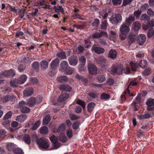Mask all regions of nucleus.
<instances>
[{
    "label": "nucleus",
    "mask_w": 154,
    "mask_h": 154,
    "mask_svg": "<svg viewBox=\"0 0 154 154\" xmlns=\"http://www.w3.org/2000/svg\"><path fill=\"white\" fill-rule=\"evenodd\" d=\"M95 105V104L93 102L89 103L88 105V110L89 112H91Z\"/></svg>",
    "instance_id": "473e14b6"
},
{
    "label": "nucleus",
    "mask_w": 154,
    "mask_h": 154,
    "mask_svg": "<svg viewBox=\"0 0 154 154\" xmlns=\"http://www.w3.org/2000/svg\"><path fill=\"white\" fill-rule=\"evenodd\" d=\"M91 50L92 51H94L95 53L99 54L103 53L105 51L103 48L97 47L96 45H94L92 46Z\"/></svg>",
    "instance_id": "9d476101"
},
{
    "label": "nucleus",
    "mask_w": 154,
    "mask_h": 154,
    "mask_svg": "<svg viewBox=\"0 0 154 154\" xmlns=\"http://www.w3.org/2000/svg\"><path fill=\"white\" fill-rule=\"evenodd\" d=\"M59 89L61 90L69 92L71 91L72 88L68 85L62 84L59 86Z\"/></svg>",
    "instance_id": "ddd939ff"
},
{
    "label": "nucleus",
    "mask_w": 154,
    "mask_h": 154,
    "mask_svg": "<svg viewBox=\"0 0 154 154\" xmlns=\"http://www.w3.org/2000/svg\"><path fill=\"white\" fill-rule=\"evenodd\" d=\"M68 64L67 62L66 61H63L60 63V70L62 72H63L68 67Z\"/></svg>",
    "instance_id": "2eb2a0df"
},
{
    "label": "nucleus",
    "mask_w": 154,
    "mask_h": 154,
    "mask_svg": "<svg viewBox=\"0 0 154 154\" xmlns=\"http://www.w3.org/2000/svg\"><path fill=\"white\" fill-rule=\"evenodd\" d=\"M130 64L132 70L133 71H136L137 68L138 67V64L136 62H131Z\"/></svg>",
    "instance_id": "cd10ccee"
},
{
    "label": "nucleus",
    "mask_w": 154,
    "mask_h": 154,
    "mask_svg": "<svg viewBox=\"0 0 154 154\" xmlns=\"http://www.w3.org/2000/svg\"><path fill=\"white\" fill-rule=\"evenodd\" d=\"M66 125L65 124H61L59 126L57 130L59 132L63 131L65 130Z\"/></svg>",
    "instance_id": "79ce46f5"
},
{
    "label": "nucleus",
    "mask_w": 154,
    "mask_h": 154,
    "mask_svg": "<svg viewBox=\"0 0 154 154\" xmlns=\"http://www.w3.org/2000/svg\"><path fill=\"white\" fill-rule=\"evenodd\" d=\"M36 142L39 147L44 149H48L50 143L48 140L44 137H42L36 140Z\"/></svg>",
    "instance_id": "f03ea898"
},
{
    "label": "nucleus",
    "mask_w": 154,
    "mask_h": 154,
    "mask_svg": "<svg viewBox=\"0 0 154 154\" xmlns=\"http://www.w3.org/2000/svg\"><path fill=\"white\" fill-rule=\"evenodd\" d=\"M110 97V95L107 94L103 93L100 96L102 100H106Z\"/></svg>",
    "instance_id": "49530a36"
},
{
    "label": "nucleus",
    "mask_w": 154,
    "mask_h": 154,
    "mask_svg": "<svg viewBox=\"0 0 154 154\" xmlns=\"http://www.w3.org/2000/svg\"><path fill=\"white\" fill-rule=\"evenodd\" d=\"M39 63L37 61L34 62L32 64V67L36 70H38L39 69Z\"/></svg>",
    "instance_id": "58836bf2"
},
{
    "label": "nucleus",
    "mask_w": 154,
    "mask_h": 154,
    "mask_svg": "<svg viewBox=\"0 0 154 154\" xmlns=\"http://www.w3.org/2000/svg\"><path fill=\"white\" fill-rule=\"evenodd\" d=\"M16 146L15 145H14L12 143H9L7 144L6 147L8 150L10 151L14 149Z\"/></svg>",
    "instance_id": "72a5a7b5"
},
{
    "label": "nucleus",
    "mask_w": 154,
    "mask_h": 154,
    "mask_svg": "<svg viewBox=\"0 0 154 154\" xmlns=\"http://www.w3.org/2000/svg\"><path fill=\"white\" fill-rule=\"evenodd\" d=\"M26 105H27L26 103L24 101H22L19 103L18 107L22 113H27L30 112V108L26 106Z\"/></svg>",
    "instance_id": "39448f33"
},
{
    "label": "nucleus",
    "mask_w": 154,
    "mask_h": 154,
    "mask_svg": "<svg viewBox=\"0 0 154 154\" xmlns=\"http://www.w3.org/2000/svg\"><path fill=\"white\" fill-rule=\"evenodd\" d=\"M50 138L51 141L53 143L57 142L58 138L54 135H53L50 137Z\"/></svg>",
    "instance_id": "5fc2aeb1"
},
{
    "label": "nucleus",
    "mask_w": 154,
    "mask_h": 154,
    "mask_svg": "<svg viewBox=\"0 0 154 154\" xmlns=\"http://www.w3.org/2000/svg\"><path fill=\"white\" fill-rule=\"evenodd\" d=\"M78 69L80 72L85 71L86 70V68L85 66V64H81L79 65Z\"/></svg>",
    "instance_id": "13d9d810"
},
{
    "label": "nucleus",
    "mask_w": 154,
    "mask_h": 154,
    "mask_svg": "<svg viewBox=\"0 0 154 154\" xmlns=\"http://www.w3.org/2000/svg\"><path fill=\"white\" fill-rule=\"evenodd\" d=\"M57 80L59 82L62 83L67 81L68 79L66 76H62L57 78Z\"/></svg>",
    "instance_id": "7c9ffc66"
},
{
    "label": "nucleus",
    "mask_w": 154,
    "mask_h": 154,
    "mask_svg": "<svg viewBox=\"0 0 154 154\" xmlns=\"http://www.w3.org/2000/svg\"><path fill=\"white\" fill-rule=\"evenodd\" d=\"M117 52L114 49H111L108 54V57L113 59H115L116 57Z\"/></svg>",
    "instance_id": "412c9836"
},
{
    "label": "nucleus",
    "mask_w": 154,
    "mask_h": 154,
    "mask_svg": "<svg viewBox=\"0 0 154 154\" xmlns=\"http://www.w3.org/2000/svg\"><path fill=\"white\" fill-rule=\"evenodd\" d=\"M59 62V60L58 58H56L53 60L51 63V69H55L58 65Z\"/></svg>",
    "instance_id": "a211bd4d"
},
{
    "label": "nucleus",
    "mask_w": 154,
    "mask_h": 154,
    "mask_svg": "<svg viewBox=\"0 0 154 154\" xmlns=\"http://www.w3.org/2000/svg\"><path fill=\"white\" fill-rule=\"evenodd\" d=\"M149 7V5L147 4H144L140 7L141 10H144L146 9Z\"/></svg>",
    "instance_id": "774afa93"
},
{
    "label": "nucleus",
    "mask_w": 154,
    "mask_h": 154,
    "mask_svg": "<svg viewBox=\"0 0 154 154\" xmlns=\"http://www.w3.org/2000/svg\"><path fill=\"white\" fill-rule=\"evenodd\" d=\"M11 99V97L9 95H6L3 97L2 103H5L10 100Z\"/></svg>",
    "instance_id": "09e8293b"
},
{
    "label": "nucleus",
    "mask_w": 154,
    "mask_h": 154,
    "mask_svg": "<svg viewBox=\"0 0 154 154\" xmlns=\"http://www.w3.org/2000/svg\"><path fill=\"white\" fill-rule=\"evenodd\" d=\"M146 36L144 34L140 35L137 37V42L140 45H143L146 41Z\"/></svg>",
    "instance_id": "4468645a"
},
{
    "label": "nucleus",
    "mask_w": 154,
    "mask_h": 154,
    "mask_svg": "<svg viewBox=\"0 0 154 154\" xmlns=\"http://www.w3.org/2000/svg\"><path fill=\"white\" fill-rule=\"evenodd\" d=\"M68 61L70 65L74 66L78 63V59L76 56L73 55L69 58Z\"/></svg>",
    "instance_id": "1a4fd4ad"
},
{
    "label": "nucleus",
    "mask_w": 154,
    "mask_h": 154,
    "mask_svg": "<svg viewBox=\"0 0 154 154\" xmlns=\"http://www.w3.org/2000/svg\"><path fill=\"white\" fill-rule=\"evenodd\" d=\"M57 56L59 58L62 59H65L66 58V56L65 53L63 51L57 53Z\"/></svg>",
    "instance_id": "2f4dec72"
},
{
    "label": "nucleus",
    "mask_w": 154,
    "mask_h": 154,
    "mask_svg": "<svg viewBox=\"0 0 154 154\" xmlns=\"http://www.w3.org/2000/svg\"><path fill=\"white\" fill-rule=\"evenodd\" d=\"M13 152L15 154H22L23 152L19 148H16L13 150Z\"/></svg>",
    "instance_id": "37998d69"
},
{
    "label": "nucleus",
    "mask_w": 154,
    "mask_h": 154,
    "mask_svg": "<svg viewBox=\"0 0 154 154\" xmlns=\"http://www.w3.org/2000/svg\"><path fill=\"white\" fill-rule=\"evenodd\" d=\"M133 0H123L122 5L123 6H126L131 3Z\"/></svg>",
    "instance_id": "e2e57ef3"
},
{
    "label": "nucleus",
    "mask_w": 154,
    "mask_h": 154,
    "mask_svg": "<svg viewBox=\"0 0 154 154\" xmlns=\"http://www.w3.org/2000/svg\"><path fill=\"white\" fill-rule=\"evenodd\" d=\"M41 67L42 69H46L48 66V62L45 60H43L41 61L40 62Z\"/></svg>",
    "instance_id": "a878e982"
},
{
    "label": "nucleus",
    "mask_w": 154,
    "mask_h": 154,
    "mask_svg": "<svg viewBox=\"0 0 154 154\" xmlns=\"http://www.w3.org/2000/svg\"><path fill=\"white\" fill-rule=\"evenodd\" d=\"M153 35H154V32L152 28L151 27V29L148 30L147 36L148 38H151Z\"/></svg>",
    "instance_id": "ea45409f"
},
{
    "label": "nucleus",
    "mask_w": 154,
    "mask_h": 154,
    "mask_svg": "<svg viewBox=\"0 0 154 154\" xmlns=\"http://www.w3.org/2000/svg\"><path fill=\"white\" fill-rule=\"evenodd\" d=\"M37 102L36 99L35 97H31L29 99L28 102L26 103V104L29 106L32 107Z\"/></svg>",
    "instance_id": "f3484780"
},
{
    "label": "nucleus",
    "mask_w": 154,
    "mask_h": 154,
    "mask_svg": "<svg viewBox=\"0 0 154 154\" xmlns=\"http://www.w3.org/2000/svg\"><path fill=\"white\" fill-rule=\"evenodd\" d=\"M66 135L69 138H71L72 136V130L69 129L66 130Z\"/></svg>",
    "instance_id": "052dcab7"
},
{
    "label": "nucleus",
    "mask_w": 154,
    "mask_h": 154,
    "mask_svg": "<svg viewBox=\"0 0 154 154\" xmlns=\"http://www.w3.org/2000/svg\"><path fill=\"white\" fill-rule=\"evenodd\" d=\"M133 26L134 29L136 31L139 30L141 27L140 24L138 22H134L133 24Z\"/></svg>",
    "instance_id": "c756f323"
},
{
    "label": "nucleus",
    "mask_w": 154,
    "mask_h": 154,
    "mask_svg": "<svg viewBox=\"0 0 154 154\" xmlns=\"http://www.w3.org/2000/svg\"><path fill=\"white\" fill-rule=\"evenodd\" d=\"M51 116L49 115H47L43 120L42 123L43 125H47L51 121Z\"/></svg>",
    "instance_id": "393cba45"
},
{
    "label": "nucleus",
    "mask_w": 154,
    "mask_h": 154,
    "mask_svg": "<svg viewBox=\"0 0 154 154\" xmlns=\"http://www.w3.org/2000/svg\"><path fill=\"white\" fill-rule=\"evenodd\" d=\"M130 30L129 27L125 23L122 24L119 29L120 33L119 35L121 40H123L126 38L127 35Z\"/></svg>",
    "instance_id": "f257e3e1"
},
{
    "label": "nucleus",
    "mask_w": 154,
    "mask_h": 154,
    "mask_svg": "<svg viewBox=\"0 0 154 154\" xmlns=\"http://www.w3.org/2000/svg\"><path fill=\"white\" fill-rule=\"evenodd\" d=\"M12 115V113L11 112H8L4 116L3 119L4 120H8L10 118Z\"/></svg>",
    "instance_id": "c03bdc74"
},
{
    "label": "nucleus",
    "mask_w": 154,
    "mask_h": 154,
    "mask_svg": "<svg viewBox=\"0 0 154 154\" xmlns=\"http://www.w3.org/2000/svg\"><path fill=\"white\" fill-rule=\"evenodd\" d=\"M76 103L81 106L83 109H85L86 104L83 101L80 100H78L76 101Z\"/></svg>",
    "instance_id": "a19ab883"
},
{
    "label": "nucleus",
    "mask_w": 154,
    "mask_h": 154,
    "mask_svg": "<svg viewBox=\"0 0 154 154\" xmlns=\"http://www.w3.org/2000/svg\"><path fill=\"white\" fill-rule=\"evenodd\" d=\"M48 128L46 126H44L40 129V132L41 134H46L48 133Z\"/></svg>",
    "instance_id": "c85d7f7f"
},
{
    "label": "nucleus",
    "mask_w": 154,
    "mask_h": 154,
    "mask_svg": "<svg viewBox=\"0 0 154 154\" xmlns=\"http://www.w3.org/2000/svg\"><path fill=\"white\" fill-rule=\"evenodd\" d=\"M150 70L151 69L149 68H146L143 72V74L145 76L149 75L150 73Z\"/></svg>",
    "instance_id": "4d7b16f0"
},
{
    "label": "nucleus",
    "mask_w": 154,
    "mask_h": 154,
    "mask_svg": "<svg viewBox=\"0 0 154 154\" xmlns=\"http://www.w3.org/2000/svg\"><path fill=\"white\" fill-rule=\"evenodd\" d=\"M122 20V18L120 14H116L114 16H112L109 18L110 22L113 24L116 25L119 23L121 22Z\"/></svg>",
    "instance_id": "20e7f679"
},
{
    "label": "nucleus",
    "mask_w": 154,
    "mask_h": 154,
    "mask_svg": "<svg viewBox=\"0 0 154 154\" xmlns=\"http://www.w3.org/2000/svg\"><path fill=\"white\" fill-rule=\"evenodd\" d=\"M97 79L99 82L101 83L103 82L106 80V78L104 75H100L97 77Z\"/></svg>",
    "instance_id": "de8ad7c7"
},
{
    "label": "nucleus",
    "mask_w": 154,
    "mask_h": 154,
    "mask_svg": "<svg viewBox=\"0 0 154 154\" xmlns=\"http://www.w3.org/2000/svg\"><path fill=\"white\" fill-rule=\"evenodd\" d=\"M146 104L147 106V110H151L154 108V99L151 98L148 99L146 100Z\"/></svg>",
    "instance_id": "423d86ee"
},
{
    "label": "nucleus",
    "mask_w": 154,
    "mask_h": 154,
    "mask_svg": "<svg viewBox=\"0 0 154 154\" xmlns=\"http://www.w3.org/2000/svg\"><path fill=\"white\" fill-rule=\"evenodd\" d=\"M88 67L89 73L90 74L92 75L97 74V69L94 64H89Z\"/></svg>",
    "instance_id": "0eeeda50"
},
{
    "label": "nucleus",
    "mask_w": 154,
    "mask_h": 154,
    "mask_svg": "<svg viewBox=\"0 0 154 154\" xmlns=\"http://www.w3.org/2000/svg\"><path fill=\"white\" fill-rule=\"evenodd\" d=\"M69 95L67 94H61L60 95L58 98L59 101L63 102L66 100L68 97Z\"/></svg>",
    "instance_id": "b1692460"
},
{
    "label": "nucleus",
    "mask_w": 154,
    "mask_h": 154,
    "mask_svg": "<svg viewBox=\"0 0 154 154\" xmlns=\"http://www.w3.org/2000/svg\"><path fill=\"white\" fill-rule=\"evenodd\" d=\"M75 70L74 69H72L70 67H69L65 70L63 72H64L66 74L71 75L73 73Z\"/></svg>",
    "instance_id": "bb28decb"
},
{
    "label": "nucleus",
    "mask_w": 154,
    "mask_h": 154,
    "mask_svg": "<svg viewBox=\"0 0 154 154\" xmlns=\"http://www.w3.org/2000/svg\"><path fill=\"white\" fill-rule=\"evenodd\" d=\"M88 95L93 98H95L97 97V95L95 92H90L88 93Z\"/></svg>",
    "instance_id": "bf43d9fd"
},
{
    "label": "nucleus",
    "mask_w": 154,
    "mask_h": 154,
    "mask_svg": "<svg viewBox=\"0 0 154 154\" xmlns=\"http://www.w3.org/2000/svg\"><path fill=\"white\" fill-rule=\"evenodd\" d=\"M147 14L150 17H152L154 16V12L150 8L147 10Z\"/></svg>",
    "instance_id": "680f3d73"
},
{
    "label": "nucleus",
    "mask_w": 154,
    "mask_h": 154,
    "mask_svg": "<svg viewBox=\"0 0 154 154\" xmlns=\"http://www.w3.org/2000/svg\"><path fill=\"white\" fill-rule=\"evenodd\" d=\"M79 122H75L73 124L72 128L74 130H77L79 127Z\"/></svg>",
    "instance_id": "69168bd1"
},
{
    "label": "nucleus",
    "mask_w": 154,
    "mask_h": 154,
    "mask_svg": "<svg viewBox=\"0 0 154 154\" xmlns=\"http://www.w3.org/2000/svg\"><path fill=\"white\" fill-rule=\"evenodd\" d=\"M17 80L16 79L11 80L10 82L11 86L13 87H17Z\"/></svg>",
    "instance_id": "864d4df0"
},
{
    "label": "nucleus",
    "mask_w": 154,
    "mask_h": 154,
    "mask_svg": "<svg viewBox=\"0 0 154 154\" xmlns=\"http://www.w3.org/2000/svg\"><path fill=\"white\" fill-rule=\"evenodd\" d=\"M27 118V116L25 115H20L16 117V120L19 122H22L25 121Z\"/></svg>",
    "instance_id": "6ab92c4d"
},
{
    "label": "nucleus",
    "mask_w": 154,
    "mask_h": 154,
    "mask_svg": "<svg viewBox=\"0 0 154 154\" xmlns=\"http://www.w3.org/2000/svg\"><path fill=\"white\" fill-rule=\"evenodd\" d=\"M70 118L71 120H74L79 119L80 117L75 114H71L69 115Z\"/></svg>",
    "instance_id": "a18cd8bd"
},
{
    "label": "nucleus",
    "mask_w": 154,
    "mask_h": 154,
    "mask_svg": "<svg viewBox=\"0 0 154 154\" xmlns=\"http://www.w3.org/2000/svg\"><path fill=\"white\" fill-rule=\"evenodd\" d=\"M107 35V33L104 31H101L100 32H96L93 34L92 35V37L94 38H98L102 36H106Z\"/></svg>",
    "instance_id": "f8f14e48"
},
{
    "label": "nucleus",
    "mask_w": 154,
    "mask_h": 154,
    "mask_svg": "<svg viewBox=\"0 0 154 154\" xmlns=\"http://www.w3.org/2000/svg\"><path fill=\"white\" fill-rule=\"evenodd\" d=\"M134 20V17L132 15H130L128 17L126 18L125 20L126 23L128 25H130Z\"/></svg>",
    "instance_id": "4be33fe9"
},
{
    "label": "nucleus",
    "mask_w": 154,
    "mask_h": 154,
    "mask_svg": "<svg viewBox=\"0 0 154 154\" xmlns=\"http://www.w3.org/2000/svg\"><path fill=\"white\" fill-rule=\"evenodd\" d=\"M22 140L24 142L27 144H29L31 143V139L29 135L26 134H24L22 136Z\"/></svg>",
    "instance_id": "aec40b11"
},
{
    "label": "nucleus",
    "mask_w": 154,
    "mask_h": 154,
    "mask_svg": "<svg viewBox=\"0 0 154 154\" xmlns=\"http://www.w3.org/2000/svg\"><path fill=\"white\" fill-rule=\"evenodd\" d=\"M3 74L5 77L10 76L13 77L15 75V74L13 69H11L9 70L4 72Z\"/></svg>",
    "instance_id": "dca6fc26"
},
{
    "label": "nucleus",
    "mask_w": 154,
    "mask_h": 154,
    "mask_svg": "<svg viewBox=\"0 0 154 154\" xmlns=\"http://www.w3.org/2000/svg\"><path fill=\"white\" fill-rule=\"evenodd\" d=\"M107 22L106 20H104L102 22L101 24V28L102 29H106L107 27Z\"/></svg>",
    "instance_id": "603ef678"
},
{
    "label": "nucleus",
    "mask_w": 154,
    "mask_h": 154,
    "mask_svg": "<svg viewBox=\"0 0 154 154\" xmlns=\"http://www.w3.org/2000/svg\"><path fill=\"white\" fill-rule=\"evenodd\" d=\"M106 61V59L103 57L100 56L97 59L96 62L100 66L102 67V68L104 69L105 67L104 65L105 64Z\"/></svg>",
    "instance_id": "6e6552de"
},
{
    "label": "nucleus",
    "mask_w": 154,
    "mask_h": 154,
    "mask_svg": "<svg viewBox=\"0 0 154 154\" xmlns=\"http://www.w3.org/2000/svg\"><path fill=\"white\" fill-rule=\"evenodd\" d=\"M99 20L97 19H95L94 22L92 23V26L94 27H97L98 26L99 24Z\"/></svg>",
    "instance_id": "8fccbe9b"
},
{
    "label": "nucleus",
    "mask_w": 154,
    "mask_h": 154,
    "mask_svg": "<svg viewBox=\"0 0 154 154\" xmlns=\"http://www.w3.org/2000/svg\"><path fill=\"white\" fill-rule=\"evenodd\" d=\"M111 73L114 75L117 74L119 75L122 74L123 72V66L121 65L118 66L116 67L113 65L111 67Z\"/></svg>",
    "instance_id": "7ed1b4c3"
},
{
    "label": "nucleus",
    "mask_w": 154,
    "mask_h": 154,
    "mask_svg": "<svg viewBox=\"0 0 154 154\" xmlns=\"http://www.w3.org/2000/svg\"><path fill=\"white\" fill-rule=\"evenodd\" d=\"M41 121H37L34 125L31 128V129L33 130H36L40 126L41 124Z\"/></svg>",
    "instance_id": "f704fd0d"
},
{
    "label": "nucleus",
    "mask_w": 154,
    "mask_h": 154,
    "mask_svg": "<svg viewBox=\"0 0 154 154\" xmlns=\"http://www.w3.org/2000/svg\"><path fill=\"white\" fill-rule=\"evenodd\" d=\"M114 79L112 78H109L107 80V84L109 85H112L114 83Z\"/></svg>",
    "instance_id": "338daca9"
},
{
    "label": "nucleus",
    "mask_w": 154,
    "mask_h": 154,
    "mask_svg": "<svg viewBox=\"0 0 154 154\" xmlns=\"http://www.w3.org/2000/svg\"><path fill=\"white\" fill-rule=\"evenodd\" d=\"M27 77L25 75L20 76L17 80V82L19 84H23L26 81Z\"/></svg>",
    "instance_id": "5701e85b"
},
{
    "label": "nucleus",
    "mask_w": 154,
    "mask_h": 154,
    "mask_svg": "<svg viewBox=\"0 0 154 154\" xmlns=\"http://www.w3.org/2000/svg\"><path fill=\"white\" fill-rule=\"evenodd\" d=\"M123 72L126 74H129L130 73V68L129 67H126L123 68Z\"/></svg>",
    "instance_id": "6e6d98bb"
},
{
    "label": "nucleus",
    "mask_w": 154,
    "mask_h": 154,
    "mask_svg": "<svg viewBox=\"0 0 154 154\" xmlns=\"http://www.w3.org/2000/svg\"><path fill=\"white\" fill-rule=\"evenodd\" d=\"M86 62L85 58L83 56H82L79 59V62L82 64H85Z\"/></svg>",
    "instance_id": "3c124183"
},
{
    "label": "nucleus",
    "mask_w": 154,
    "mask_h": 154,
    "mask_svg": "<svg viewBox=\"0 0 154 154\" xmlns=\"http://www.w3.org/2000/svg\"><path fill=\"white\" fill-rule=\"evenodd\" d=\"M136 37V35L131 33L129 34L128 36L129 40L132 43L134 42H135Z\"/></svg>",
    "instance_id": "4c0bfd02"
},
{
    "label": "nucleus",
    "mask_w": 154,
    "mask_h": 154,
    "mask_svg": "<svg viewBox=\"0 0 154 154\" xmlns=\"http://www.w3.org/2000/svg\"><path fill=\"white\" fill-rule=\"evenodd\" d=\"M60 139L62 142L65 143L67 141V138L64 134H61L60 136Z\"/></svg>",
    "instance_id": "e433bc0d"
},
{
    "label": "nucleus",
    "mask_w": 154,
    "mask_h": 154,
    "mask_svg": "<svg viewBox=\"0 0 154 154\" xmlns=\"http://www.w3.org/2000/svg\"><path fill=\"white\" fill-rule=\"evenodd\" d=\"M139 65L140 67H141L142 68H145L147 66V62L145 60H141L139 63Z\"/></svg>",
    "instance_id": "c9c22d12"
},
{
    "label": "nucleus",
    "mask_w": 154,
    "mask_h": 154,
    "mask_svg": "<svg viewBox=\"0 0 154 154\" xmlns=\"http://www.w3.org/2000/svg\"><path fill=\"white\" fill-rule=\"evenodd\" d=\"M33 90L31 88H27L23 91V97H27L32 95L33 93Z\"/></svg>",
    "instance_id": "9b49d317"
},
{
    "label": "nucleus",
    "mask_w": 154,
    "mask_h": 154,
    "mask_svg": "<svg viewBox=\"0 0 154 154\" xmlns=\"http://www.w3.org/2000/svg\"><path fill=\"white\" fill-rule=\"evenodd\" d=\"M25 69L26 66L25 65H20L18 67V69L20 72H23Z\"/></svg>",
    "instance_id": "0e129e2a"
}]
</instances>
